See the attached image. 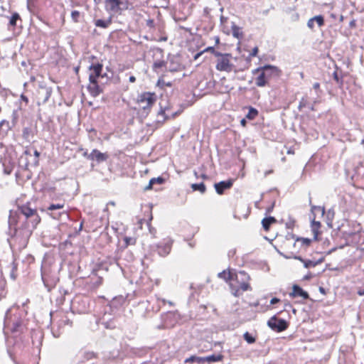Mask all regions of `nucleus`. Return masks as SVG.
I'll return each instance as SVG.
<instances>
[{
  "label": "nucleus",
  "mask_w": 364,
  "mask_h": 364,
  "mask_svg": "<svg viewBox=\"0 0 364 364\" xmlns=\"http://www.w3.org/2000/svg\"><path fill=\"white\" fill-rule=\"evenodd\" d=\"M64 207V204L62 203H58V204H52L50 205L49 207H48V210H57V209H61Z\"/></svg>",
  "instance_id": "40"
},
{
  "label": "nucleus",
  "mask_w": 364,
  "mask_h": 364,
  "mask_svg": "<svg viewBox=\"0 0 364 364\" xmlns=\"http://www.w3.org/2000/svg\"><path fill=\"white\" fill-rule=\"evenodd\" d=\"M40 221L37 210L28 205L18 206L17 210L10 211L9 223L11 229L14 228L15 235H21L23 238H29Z\"/></svg>",
  "instance_id": "1"
},
{
  "label": "nucleus",
  "mask_w": 364,
  "mask_h": 364,
  "mask_svg": "<svg viewBox=\"0 0 364 364\" xmlns=\"http://www.w3.org/2000/svg\"><path fill=\"white\" fill-rule=\"evenodd\" d=\"M284 247H285V251L284 252H285L286 251H289V250H294L292 246H289V245L287 246V242L284 244Z\"/></svg>",
  "instance_id": "49"
},
{
  "label": "nucleus",
  "mask_w": 364,
  "mask_h": 364,
  "mask_svg": "<svg viewBox=\"0 0 364 364\" xmlns=\"http://www.w3.org/2000/svg\"><path fill=\"white\" fill-rule=\"evenodd\" d=\"M358 294L359 296H363L364 295V289H362V288L359 289L358 290Z\"/></svg>",
  "instance_id": "51"
},
{
  "label": "nucleus",
  "mask_w": 364,
  "mask_h": 364,
  "mask_svg": "<svg viewBox=\"0 0 364 364\" xmlns=\"http://www.w3.org/2000/svg\"><path fill=\"white\" fill-rule=\"evenodd\" d=\"M164 181V179L161 177H158V178H153L150 180L149 181V186L146 188V189H150L152 188V186L157 183H159V184H161L163 183Z\"/></svg>",
  "instance_id": "30"
},
{
  "label": "nucleus",
  "mask_w": 364,
  "mask_h": 364,
  "mask_svg": "<svg viewBox=\"0 0 364 364\" xmlns=\"http://www.w3.org/2000/svg\"><path fill=\"white\" fill-rule=\"evenodd\" d=\"M20 19V16L18 13H14L9 20V25L15 26L16 25L17 20Z\"/></svg>",
  "instance_id": "34"
},
{
  "label": "nucleus",
  "mask_w": 364,
  "mask_h": 364,
  "mask_svg": "<svg viewBox=\"0 0 364 364\" xmlns=\"http://www.w3.org/2000/svg\"><path fill=\"white\" fill-rule=\"evenodd\" d=\"M223 358L221 355H211L208 356L203 357V363L205 362H218L220 361Z\"/></svg>",
  "instance_id": "25"
},
{
  "label": "nucleus",
  "mask_w": 364,
  "mask_h": 364,
  "mask_svg": "<svg viewBox=\"0 0 364 364\" xmlns=\"http://www.w3.org/2000/svg\"><path fill=\"white\" fill-rule=\"evenodd\" d=\"M133 296H134V295H131L129 294H127L126 296H124L122 295L115 296L111 301L110 306L117 309V308L121 306L122 305H123L127 300L128 301H129L132 299Z\"/></svg>",
  "instance_id": "15"
},
{
  "label": "nucleus",
  "mask_w": 364,
  "mask_h": 364,
  "mask_svg": "<svg viewBox=\"0 0 364 364\" xmlns=\"http://www.w3.org/2000/svg\"><path fill=\"white\" fill-rule=\"evenodd\" d=\"M232 184L233 181L230 179L215 183L214 187L217 193L222 195L224 193V191L230 188L232 186Z\"/></svg>",
  "instance_id": "18"
},
{
  "label": "nucleus",
  "mask_w": 364,
  "mask_h": 364,
  "mask_svg": "<svg viewBox=\"0 0 364 364\" xmlns=\"http://www.w3.org/2000/svg\"><path fill=\"white\" fill-rule=\"evenodd\" d=\"M306 105V100L303 98L301 100V101L300 102L299 108H301L302 107H305Z\"/></svg>",
  "instance_id": "48"
},
{
  "label": "nucleus",
  "mask_w": 364,
  "mask_h": 364,
  "mask_svg": "<svg viewBox=\"0 0 364 364\" xmlns=\"http://www.w3.org/2000/svg\"><path fill=\"white\" fill-rule=\"evenodd\" d=\"M80 12L77 11H72L71 13V17H72V19L75 21V22H78L79 21V18H80Z\"/></svg>",
  "instance_id": "41"
},
{
  "label": "nucleus",
  "mask_w": 364,
  "mask_h": 364,
  "mask_svg": "<svg viewBox=\"0 0 364 364\" xmlns=\"http://www.w3.org/2000/svg\"><path fill=\"white\" fill-rule=\"evenodd\" d=\"M204 52H211L213 53L214 55H215V53H218V51H215V48L212 46H210V47H208L206 48L204 50H203L202 52H200V53H198L195 57H194V59L195 60H197Z\"/></svg>",
  "instance_id": "33"
},
{
  "label": "nucleus",
  "mask_w": 364,
  "mask_h": 364,
  "mask_svg": "<svg viewBox=\"0 0 364 364\" xmlns=\"http://www.w3.org/2000/svg\"><path fill=\"white\" fill-rule=\"evenodd\" d=\"M191 188H192L193 191H198L201 193H204L205 192V190H206L205 186V184L203 183H193L191 185Z\"/></svg>",
  "instance_id": "27"
},
{
  "label": "nucleus",
  "mask_w": 364,
  "mask_h": 364,
  "mask_svg": "<svg viewBox=\"0 0 364 364\" xmlns=\"http://www.w3.org/2000/svg\"><path fill=\"white\" fill-rule=\"evenodd\" d=\"M172 240L166 239L163 242L151 247L153 250H156L158 254L161 257L168 255L171 250Z\"/></svg>",
  "instance_id": "11"
},
{
  "label": "nucleus",
  "mask_w": 364,
  "mask_h": 364,
  "mask_svg": "<svg viewBox=\"0 0 364 364\" xmlns=\"http://www.w3.org/2000/svg\"><path fill=\"white\" fill-rule=\"evenodd\" d=\"M274 204L273 203V204L272 205V206H270L269 208H268L267 209V213H270V212L272 210V209H273V208H274Z\"/></svg>",
  "instance_id": "59"
},
{
  "label": "nucleus",
  "mask_w": 364,
  "mask_h": 364,
  "mask_svg": "<svg viewBox=\"0 0 364 364\" xmlns=\"http://www.w3.org/2000/svg\"><path fill=\"white\" fill-rule=\"evenodd\" d=\"M203 363V357H198V356H191L185 360V363Z\"/></svg>",
  "instance_id": "29"
},
{
  "label": "nucleus",
  "mask_w": 364,
  "mask_h": 364,
  "mask_svg": "<svg viewBox=\"0 0 364 364\" xmlns=\"http://www.w3.org/2000/svg\"><path fill=\"white\" fill-rule=\"evenodd\" d=\"M333 77H334V80L338 82H339V78H338V74L336 73H333Z\"/></svg>",
  "instance_id": "54"
},
{
  "label": "nucleus",
  "mask_w": 364,
  "mask_h": 364,
  "mask_svg": "<svg viewBox=\"0 0 364 364\" xmlns=\"http://www.w3.org/2000/svg\"><path fill=\"white\" fill-rule=\"evenodd\" d=\"M319 87H320V85H319V83H318V82H315V83L314 84V85H313V87H314V89H316V90L318 89V88H319Z\"/></svg>",
  "instance_id": "56"
},
{
  "label": "nucleus",
  "mask_w": 364,
  "mask_h": 364,
  "mask_svg": "<svg viewBox=\"0 0 364 364\" xmlns=\"http://www.w3.org/2000/svg\"><path fill=\"white\" fill-rule=\"evenodd\" d=\"M309 203L311 205V210L312 214H314L315 216L317 213H320L321 216H323L324 215L325 209L323 207L311 205V198L309 199Z\"/></svg>",
  "instance_id": "23"
},
{
  "label": "nucleus",
  "mask_w": 364,
  "mask_h": 364,
  "mask_svg": "<svg viewBox=\"0 0 364 364\" xmlns=\"http://www.w3.org/2000/svg\"><path fill=\"white\" fill-rule=\"evenodd\" d=\"M157 85L161 88H164L165 86L171 87L172 83L171 82H166L163 78H160L157 82Z\"/></svg>",
  "instance_id": "37"
},
{
  "label": "nucleus",
  "mask_w": 364,
  "mask_h": 364,
  "mask_svg": "<svg viewBox=\"0 0 364 364\" xmlns=\"http://www.w3.org/2000/svg\"><path fill=\"white\" fill-rule=\"evenodd\" d=\"M41 279L48 291L53 289L59 282L58 274H41Z\"/></svg>",
  "instance_id": "13"
},
{
  "label": "nucleus",
  "mask_w": 364,
  "mask_h": 364,
  "mask_svg": "<svg viewBox=\"0 0 364 364\" xmlns=\"http://www.w3.org/2000/svg\"><path fill=\"white\" fill-rule=\"evenodd\" d=\"M26 156H29L30 158H32L31 154L29 150H26L23 153Z\"/></svg>",
  "instance_id": "53"
},
{
  "label": "nucleus",
  "mask_w": 364,
  "mask_h": 364,
  "mask_svg": "<svg viewBox=\"0 0 364 364\" xmlns=\"http://www.w3.org/2000/svg\"><path fill=\"white\" fill-rule=\"evenodd\" d=\"M39 156H40V153L37 150H35L34 151V156L33 157H36L37 159H38Z\"/></svg>",
  "instance_id": "57"
},
{
  "label": "nucleus",
  "mask_w": 364,
  "mask_h": 364,
  "mask_svg": "<svg viewBox=\"0 0 364 364\" xmlns=\"http://www.w3.org/2000/svg\"><path fill=\"white\" fill-rule=\"evenodd\" d=\"M311 265H313V263H312L311 262H309V264H307V263H306V264H305V266H306V267H309V266H311Z\"/></svg>",
  "instance_id": "63"
},
{
  "label": "nucleus",
  "mask_w": 364,
  "mask_h": 364,
  "mask_svg": "<svg viewBox=\"0 0 364 364\" xmlns=\"http://www.w3.org/2000/svg\"><path fill=\"white\" fill-rule=\"evenodd\" d=\"M89 300L86 297L76 296L72 301L71 309L78 314H85L89 311Z\"/></svg>",
  "instance_id": "6"
},
{
  "label": "nucleus",
  "mask_w": 364,
  "mask_h": 364,
  "mask_svg": "<svg viewBox=\"0 0 364 364\" xmlns=\"http://www.w3.org/2000/svg\"><path fill=\"white\" fill-rule=\"evenodd\" d=\"M27 162L26 164V168L28 169L29 167H36L38 165L39 160L36 157H32L31 160L26 159Z\"/></svg>",
  "instance_id": "28"
},
{
  "label": "nucleus",
  "mask_w": 364,
  "mask_h": 364,
  "mask_svg": "<svg viewBox=\"0 0 364 364\" xmlns=\"http://www.w3.org/2000/svg\"><path fill=\"white\" fill-rule=\"evenodd\" d=\"M165 66V63L163 60L156 61L153 65V68L156 70L159 68Z\"/></svg>",
  "instance_id": "39"
},
{
  "label": "nucleus",
  "mask_w": 364,
  "mask_h": 364,
  "mask_svg": "<svg viewBox=\"0 0 364 364\" xmlns=\"http://www.w3.org/2000/svg\"><path fill=\"white\" fill-rule=\"evenodd\" d=\"M121 0H106L107 9L110 11L117 12L121 9Z\"/></svg>",
  "instance_id": "21"
},
{
  "label": "nucleus",
  "mask_w": 364,
  "mask_h": 364,
  "mask_svg": "<svg viewBox=\"0 0 364 364\" xmlns=\"http://www.w3.org/2000/svg\"><path fill=\"white\" fill-rule=\"evenodd\" d=\"M11 279H12L13 280H15V279H16V274H11Z\"/></svg>",
  "instance_id": "62"
},
{
  "label": "nucleus",
  "mask_w": 364,
  "mask_h": 364,
  "mask_svg": "<svg viewBox=\"0 0 364 364\" xmlns=\"http://www.w3.org/2000/svg\"><path fill=\"white\" fill-rule=\"evenodd\" d=\"M96 357H97V355L94 352L85 351L82 354V362L84 363V362L88 361L90 360L96 358Z\"/></svg>",
  "instance_id": "26"
},
{
  "label": "nucleus",
  "mask_w": 364,
  "mask_h": 364,
  "mask_svg": "<svg viewBox=\"0 0 364 364\" xmlns=\"http://www.w3.org/2000/svg\"><path fill=\"white\" fill-rule=\"evenodd\" d=\"M277 71H267V78H269L272 74L276 73Z\"/></svg>",
  "instance_id": "55"
},
{
  "label": "nucleus",
  "mask_w": 364,
  "mask_h": 364,
  "mask_svg": "<svg viewBox=\"0 0 364 364\" xmlns=\"http://www.w3.org/2000/svg\"><path fill=\"white\" fill-rule=\"evenodd\" d=\"M280 301V299H278V298H272L271 300H270V304H275L277 303H279Z\"/></svg>",
  "instance_id": "45"
},
{
  "label": "nucleus",
  "mask_w": 364,
  "mask_h": 364,
  "mask_svg": "<svg viewBox=\"0 0 364 364\" xmlns=\"http://www.w3.org/2000/svg\"><path fill=\"white\" fill-rule=\"evenodd\" d=\"M312 223H313V225L315 226V227H317V228H319L320 225H321V223L320 222L318 221H315V218H314V220H312Z\"/></svg>",
  "instance_id": "47"
},
{
  "label": "nucleus",
  "mask_w": 364,
  "mask_h": 364,
  "mask_svg": "<svg viewBox=\"0 0 364 364\" xmlns=\"http://www.w3.org/2000/svg\"><path fill=\"white\" fill-rule=\"evenodd\" d=\"M215 56L217 57L215 68L218 70L230 73L233 70L234 65L231 62L230 54L215 53Z\"/></svg>",
  "instance_id": "5"
},
{
  "label": "nucleus",
  "mask_w": 364,
  "mask_h": 364,
  "mask_svg": "<svg viewBox=\"0 0 364 364\" xmlns=\"http://www.w3.org/2000/svg\"><path fill=\"white\" fill-rule=\"evenodd\" d=\"M289 296L292 298L301 297L303 299H308L309 298V294L303 290L299 285L294 284L292 287V291L289 293Z\"/></svg>",
  "instance_id": "17"
},
{
  "label": "nucleus",
  "mask_w": 364,
  "mask_h": 364,
  "mask_svg": "<svg viewBox=\"0 0 364 364\" xmlns=\"http://www.w3.org/2000/svg\"><path fill=\"white\" fill-rule=\"evenodd\" d=\"M82 283L86 289L94 290L102 284V277L99 274H89L87 277L82 278Z\"/></svg>",
  "instance_id": "7"
},
{
  "label": "nucleus",
  "mask_w": 364,
  "mask_h": 364,
  "mask_svg": "<svg viewBox=\"0 0 364 364\" xmlns=\"http://www.w3.org/2000/svg\"><path fill=\"white\" fill-rule=\"evenodd\" d=\"M104 319V324L106 328H114L115 326L114 325H112V323H111V321H105V318H103Z\"/></svg>",
  "instance_id": "42"
},
{
  "label": "nucleus",
  "mask_w": 364,
  "mask_h": 364,
  "mask_svg": "<svg viewBox=\"0 0 364 364\" xmlns=\"http://www.w3.org/2000/svg\"><path fill=\"white\" fill-rule=\"evenodd\" d=\"M136 81V78L134 76H130L129 77V82H134Z\"/></svg>",
  "instance_id": "58"
},
{
  "label": "nucleus",
  "mask_w": 364,
  "mask_h": 364,
  "mask_svg": "<svg viewBox=\"0 0 364 364\" xmlns=\"http://www.w3.org/2000/svg\"><path fill=\"white\" fill-rule=\"evenodd\" d=\"M267 326L277 332H282L288 328L287 321L283 318H277L276 316H273L268 320Z\"/></svg>",
  "instance_id": "9"
},
{
  "label": "nucleus",
  "mask_w": 364,
  "mask_h": 364,
  "mask_svg": "<svg viewBox=\"0 0 364 364\" xmlns=\"http://www.w3.org/2000/svg\"><path fill=\"white\" fill-rule=\"evenodd\" d=\"M89 80H97L101 76L102 65L101 63L92 64L90 68Z\"/></svg>",
  "instance_id": "14"
},
{
  "label": "nucleus",
  "mask_w": 364,
  "mask_h": 364,
  "mask_svg": "<svg viewBox=\"0 0 364 364\" xmlns=\"http://www.w3.org/2000/svg\"><path fill=\"white\" fill-rule=\"evenodd\" d=\"M311 240L308 238H297L295 241H291L290 240H287V246H292L293 250L286 251L285 252H282L278 251V252L282 255L284 257L287 259H301L299 256L297 255L301 250H305L307 247L310 245Z\"/></svg>",
  "instance_id": "4"
},
{
  "label": "nucleus",
  "mask_w": 364,
  "mask_h": 364,
  "mask_svg": "<svg viewBox=\"0 0 364 364\" xmlns=\"http://www.w3.org/2000/svg\"><path fill=\"white\" fill-rule=\"evenodd\" d=\"M156 101V95L154 93L145 92L141 94L138 99L140 108L146 110L149 109Z\"/></svg>",
  "instance_id": "8"
},
{
  "label": "nucleus",
  "mask_w": 364,
  "mask_h": 364,
  "mask_svg": "<svg viewBox=\"0 0 364 364\" xmlns=\"http://www.w3.org/2000/svg\"><path fill=\"white\" fill-rule=\"evenodd\" d=\"M312 274H305V276L303 278V280H309L311 278Z\"/></svg>",
  "instance_id": "52"
},
{
  "label": "nucleus",
  "mask_w": 364,
  "mask_h": 364,
  "mask_svg": "<svg viewBox=\"0 0 364 364\" xmlns=\"http://www.w3.org/2000/svg\"><path fill=\"white\" fill-rule=\"evenodd\" d=\"M87 89L90 95L93 97L98 96L102 91L100 87L98 85L97 80H90Z\"/></svg>",
  "instance_id": "19"
},
{
  "label": "nucleus",
  "mask_w": 364,
  "mask_h": 364,
  "mask_svg": "<svg viewBox=\"0 0 364 364\" xmlns=\"http://www.w3.org/2000/svg\"><path fill=\"white\" fill-rule=\"evenodd\" d=\"M95 26L101 28H107L108 26V23L102 19H98L95 22Z\"/></svg>",
  "instance_id": "38"
},
{
  "label": "nucleus",
  "mask_w": 364,
  "mask_h": 364,
  "mask_svg": "<svg viewBox=\"0 0 364 364\" xmlns=\"http://www.w3.org/2000/svg\"><path fill=\"white\" fill-rule=\"evenodd\" d=\"M50 91H49L48 90H46V97H45L43 102H46L48 100V99L50 97Z\"/></svg>",
  "instance_id": "46"
},
{
  "label": "nucleus",
  "mask_w": 364,
  "mask_h": 364,
  "mask_svg": "<svg viewBox=\"0 0 364 364\" xmlns=\"http://www.w3.org/2000/svg\"><path fill=\"white\" fill-rule=\"evenodd\" d=\"M21 99H22V100H23L26 102H28V98L26 96L23 95H21Z\"/></svg>",
  "instance_id": "60"
},
{
  "label": "nucleus",
  "mask_w": 364,
  "mask_h": 364,
  "mask_svg": "<svg viewBox=\"0 0 364 364\" xmlns=\"http://www.w3.org/2000/svg\"><path fill=\"white\" fill-rule=\"evenodd\" d=\"M171 72H176L180 70L181 65L178 63H175L172 60L170 61V65L167 67Z\"/></svg>",
  "instance_id": "31"
},
{
  "label": "nucleus",
  "mask_w": 364,
  "mask_h": 364,
  "mask_svg": "<svg viewBox=\"0 0 364 364\" xmlns=\"http://www.w3.org/2000/svg\"><path fill=\"white\" fill-rule=\"evenodd\" d=\"M257 53H258V48H257V47H255V48L252 49V52H251V53H250V55H251V56H256V55H257Z\"/></svg>",
  "instance_id": "44"
},
{
  "label": "nucleus",
  "mask_w": 364,
  "mask_h": 364,
  "mask_svg": "<svg viewBox=\"0 0 364 364\" xmlns=\"http://www.w3.org/2000/svg\"><path fill=\"white\" fill-rule=\"evenodd\" d=\"M257 71H261L259 75L256 78V85L259 87H263L267 83V71H277V68L272 65H265L259 69Z\"/></svg>",
  "instance_id": "10"
},
{
  "label": "nucleus",
  "mask_w": 364,
  "mask_h": 364,
  "mask_svg": "<svg viewBox=\"0 0 364 364\" xmlns=\"http://www.w3.org/2000/svg\"><path fill=\"white\" fill-rule=\"evenodd\" d=\"M318 290H319V291H320L322 294H323V295H326V289H325L323 287H319Z\"/></svg>",
  "instance_id": "50"
},
{
  "label": "nucleus",
  "mask_w": 364,
  "mask_h": 364,
  "mask_svg": "<svg viewBox=\"0 0 364 364\" xmlns=\"http://www.w3.org/2000/svg\"><path fill=\"white\" fill-rule=\"evenodd\" d=\"M257 114L258 112L255 109L250 107L248 113L246 115V117L250 119H253L257 115Z\"/></svg>",
  "instance_id": "35"
},
{
  "label": "nucleus",
  "mask_w": 364,
  "mask_h": 364,
  "mask_svg": "<svg viewBox=\"0 0 364 364\" xmlns=\"http://www.w3.org/2000/svg\"><path fill=\"white\" fill-rule=\"evenodd\" d=\"M129 5H130V4H129V1H127H127H125L124 2H122V4H121V6H123L122 8H123L124 9H129Z\"/></svg>",
  "instance_id": "43"
},
{
  "label": "nucleus",
  "mask_w": 364,
  "mask_h": 364,
  "mask_svg": "<svg viewBox=\"0 0 364 364\" xmlns=\"http://www.w3.org/2000/svg\"><path fill=\"white\" fill-rule=\"evenodd\" d=\"M317 24L318 27H321L324 25V18L321 15L316 16L313 18H311L307 22V26L313 30L314 28V25Z\"/></svg>",
  "instance_id": "20"
},
{
  "label": "nucleus",
  "mask_w": 364,
  "mask_h": 364,
  "mask_svg": "<svg viewBox=\"0 0 364 364\" xmlns=\"http://www.w3.org/2000/svg\"><path fill=\"white\" fill-rule=\"evenodd\" d=\"M228 284L232 295L236 297L241 296L244 291L251 290L249 284L250 277L247 274H218Z\"/></svg>",
  "instance_id": "2"
},
{
  "label": "nucleus",
  "mask_w": 364,
  "mask_h": 364,
  "mask_svg": "<svg viewBox=\"0 0 364 364\" xmlns=\"http://www.w3.org/2000/svg\"><path fill=\"white\" fill-rule=\"evenodd\" d=\"M124 242L125 243L124 247H127L129 245H134L136 244V238L131 237H124Z\"/></svg>",
  "instance_id": "32"
},
{
  "label": "nucleus",
  "mask_w": 364,
  "mask_h": 364,
  "mask_svg": "<svg viewBox=\"0 0 364 364\" xmlns=\"http://www.w3.org/2000/svg\"><path fill=\"white\" fill-rule=\"evenodd\" d=\"M244 339L248 343H253L255 342V338L250 334L248 332H246L243 335Z\"/></svg>",
  "instance_id": "36"
},
{
  "label": "nucleus",
  "mask_w": 364,
  "mask_h": 364,
  "mask_svg": "<svg viewBox=\"0 0 364 364\" xmlns=\"http://www.w3.org/2000/svg\"><path fill=\"white\" fill-rule=\"evenodd\" d=\"M240 123L242 126H245L246 124V120L245 119H242L241 121H240Z\"/></svg>",
  "instance_id": "61"
},
{
  "label": "nucleus",
  "mask_w": 364,
  "mask_h": 364,
  "mask_svg": "<svg viewBox=\"0 0 364 364\" xmlns=\"http://www.w3.org/2000/svg\"><path fill=\"white\" fill-rule=\"evenodd\" d=\"M276 219L274 218V217H268V218H265L262 220V227L265 230H268L270 225L272 224V223H276Z\"/></svg>",
  "instance_id": "22"
},
{
  "label": "nucleus",
  "mask_w": 364,
  "mask_h": 364,
  "mask_svg": "<svg viewBox=\"0 0 364 364\" xmlns=\"http://www.w3.org/2000/svg\"><path fill=\"white\" fill-rule=\"evenodd\" d=\"M85 156L90 160H96L97 162H102L108 159L107 154L102 153L97 149H93L90 154H85Z\"/></svg>",
  "instance_id": "16"
},
{
  "label": "nucleus",
  "mask_w": 364,
  "mask_h": 364,
  "mask_svg": "<svg viewBox=\"0 0 364 364\" xmlns=\"http://www.w3.org/2000/svg\"><path fill=\"white\" fill-rule=\"evenodd\" d=\"M31 1L32 0H27V3H28V8L30 9V4L31 3Z\"/></svg>",
  "instance_id": "64"
},
{
  "label": "nucleus",
  "mask_w": 364,
  "mask_h": 364,
  "mask_svg": "<svg viewBox=\"0 0 364 364\" xmlns=\"http://www.w3.org/2000/svg\"><path fill=\"white\" fill-rule=\"evenodd\" d=\"M51 331L54 337L58 338L65 325H72V321L63 311L50 312Z\"/></svg>",
  "instance_id": "3"
},
{
  "label": "nucleus",
  "mask_w": 364,
  "mask_h": 364,
  "mask_svg": "<svg viewBox=\"0 0 364 364\" xmlns=\"http://www.w3.org/2000/svg\"><path fill=\"white\" fill-rule=\"evenodd\" d=\"M10 311V309H8L6 313L4 318V326L9 328L12 333L21 332L22 328V321L21 319H18L11 322V319L9 318Z\"/></svg>",
  "instance_id": "12"
},
{
  "label": "nucleus",
  "mask_w": 364,
  "mask_h": 364,
  "mask_svg": "<svg viewBox=\"0 0 364 364\" xmlns=\"http://www.w3.org/2000/svg\"><path fill=\"white\" fill-rule=\"evenodd\" d=\"M6 280L3 277V274H0V300L6 296V292L5 291Z\"/></svg>",
  "instance_id": "24"
}]
</instances>
